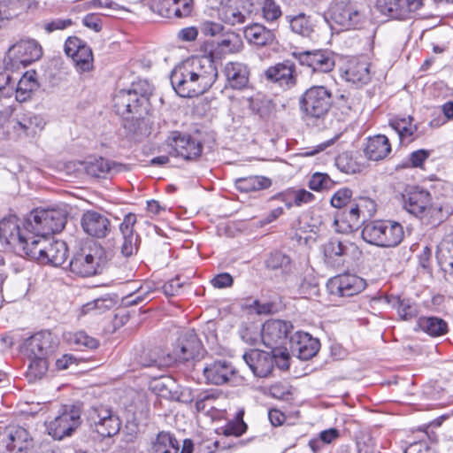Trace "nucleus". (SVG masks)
<instances>
[{"mask_svg":"<svg viewBox=\"0 0 453 453\" xmlns=\"http://www.w3.org/2000/svg\"><path fill=\"white\" fill-rule=\"evenodd\" d=\"M19 221L15 215H9L0 221V239L17 254L53 266H59L65 262L68 250L65 242L54 240L50 236H28L21 232Z\"/></svg>","mask_w":453,"mask_h":453,"instance_id":"nucleus-1","label":"nucleus"},{"mask_svg":"<svg viewBox=\"0 0 453 453\" xmlns=\"http://www.w3.org/2000/svg\"><path fill=\"white\" fill-rule=\"evenodd\" d=\"M218 68L214 53L193 57L177 65L171 73L173 88L181 97L205 93L216 81Z\"/></svg>","mask_w":453,"mask_h":453,"instance_id":"nucleus-2","label":"nucleus"},{"mask_svg":"<svg viewBox=\"0 0 453 453\" xmlns=\"http://www.w3.org/2000/svg\"><path fill=\"white\" fill-rule=\"evenodd\" d=\"M153 89L150 83L140 81L128 89L119 90L113 97L116 112L127 121L144 120L150 111V97Z\"/></svg>","mask_w":453,"mask_h":453,"instance_id":"nucleus-3","label":"nucleus"},{"mask_svg":"<svg viewBox=\"0 0 453 453\" xmlns=\"http://www.w3.org/2000/svg\"><path fill=\"white\" fill-rule=\"evenodd\" d=\"M66 224V212L60 209H36L24 223L25 234L50 236L62 231Z\"/></svg>","mask_w":453,"mask_h":453,"instance_id":"nucleus-4","label":"nucleus"},{"mask_svg":"<svg viewBox=\"0 0 453 453\" xmlns=\"http://www.w3.org/2000/svg\"><path fill=\"white\" fill-rule=\"evenodd\" d=\"M363 239L372 245L382 248H395L404 238L403 226L393 220H374L365 225Z\"/></svg>","mask_w":453,"mask_h":453,"instance_id":"nucleus-5","label":"nucleus"},{"mask_svg":"<svg viewBox=\"0 0 453 453\" xmlns=\"http://www.w3.org/2000/svg\"><path fill=\"white\" fill-rule=\"evenodd\" d=\"M333 104V95L325 86H312L299 99L300 110L314 119L323 118Z\"/></svg>","mask_w":453,"mask_h":453,"instance_id":"nucleus-6","label":"nucleus"},{"mask_svg":"<svg viewBox=\"0 0 453 453\" xmlns=\"http://www.w3.org/2000/svg\"><path fill=\"white\" fill-rule=\"evenodd\" d=\"M81 415L80 405H65L58 416L45 423L48 434L58 441L72 436L81 424Z\"/></svg>","mask_w":453,"mask_h":453,"instance_id":"nucleus-7","label":"nucleus"},{"mask_svg":"<svg viewBox=\"0 0 453 453\" xmlns=\"http://www.w3.org/2000/svg\"><path fill=\"white\" fill-rule=\"evenodd\" d=\"M104 249L96 243L88 248H83L76 253L69 263L72 273L81 277L93 276L100 272L105 264Z\"/></svg>","mask_w":453,"mask_h":453,"instance_id":"nucleus-8","label":"nucleus"},{"mask_svg":"<svg viewBox=\"0 0 453 453\" xmlns=\"http://www.w3.org/2000/svg\"><path fill=\"white\" fill-rule=\"evenodd\" d=\"M87 420L89 427L102 437H111L117 434L121 421L111 408L104 405L93 406L88 411Z\"/></svg>","mask_w":453,"mask_h":453,"instance_id":"nucleus-9","label":"nucleus"},{"mask_svg":"<svg viewBox=\"0 0 453 453\" xmlns=\"http://www.w3.org/2000/svg\"><path fill=\"white\" fill-rule=\"evenodd\" d=\"M258 0H221L219 16L221 21L229 26L244 24L253 19V7Z\"/></svg>","mask_w":453,"mask_h":453,"instance_id":"nucleus-10","label":"nucleus"},{"mask_svg":"<svg viewBox=\"0 0 453 453\" xmlns=\"http://www.w3.org/2000/svg\"><path fill=\"white\" fill-rule=\"evenodd\" d=\"M331 18L335 24L345 30L361 28L366 23L365 12L357 4L349 1L335 4Z\"/></svg>","mask_w":453,"mask_h":453,"instance_id":"nucleus-11","label":"nucleus"},{"mask_svg":"<svg viewBox=\"0 0 453 453\" xmlns=\"http://www.w3.org/2000/svg\"><path fill=\"white\" fill-rule=\"evenodd\" d=\"M42 55V47L36 41L21 40L9 49L6 63L12 67L18 64L27 66L38 60Z\"/></svg>","mask_w":453,"mask_h":453,"instance_id":"nucleus-12","label":"nucleus"},{"mask_svg":"<svg viewBox=\"0 0 453 453\" xmlns=\"http://www.w3.org/2000/svg\"><path fill=\"white\" fill-rule=\"evenodd\" d=\"M202 343L193 330L182 334L173 345L172 352H168L173 364L184 363L199 356Z\"/></svg>","mask_w":453,"mask_h":453,"instance_id":"nucleus-13","label":"nucleus"},{"mask_svg":"<svg viewBox=\"0 0 453 453\" xmlns=\"http://www.w3.org/2000/svg\"><path fill=\"white\" fill-rule=\"evenodd\" d=\"M293 328L289 321L270 319L262 326V343L269 349L281 347Z\"/></svg>","mask_w":453,"mask_h":453,"instance_id":"nucleus-14","label":"nucleus"},{"mask_svg":"<svg viewBox=\"0 0 453 453\" xmlns=\"http://www.w3.org/2000/svg\"><path fill=\"white\" fill-rule=\"evenodd\" d=\"M293 56L301 65L311 68L313 73H329L335 65L333 53L327 50H306L295 52Z\"/></svg>","mask_w":453,"mask_h":453,"instance_id":"nucleus-15","label":"nucleus"},{"mask_svg":"<svg viewBox=\"0 0 453 453\" xmlns=\"http://www.w3.org/2000/svg\"><path fill=\"white\" fill-rule=\"evenodd\" d=\"M264 77L267 82L276 84L283 89L292 88L297 81L296 65L290 60H284L269 66L264 72Z\"/></svg>","mask_w":453,"mask_h":453,"instance_id":"nucleus-16","label":"nucleus"},{"mask_svg":"<svg viewBox=\"0 0 453 453\" xmlns=\"http://www.w3.org/2000/svg\"><path fill=\"white\" fill-rule=\"evenodd\" d=\"M365 286L364 279L350 273L334 276L327 282L330 293L339 296H352L364 290Z\"/></svg>","mask_w":453,"mask_h":453,"instance_id":"nucleus-17","label":"nucleus"},{"mask_svg":"<svg viewBox=\"0 0 453 453\" xmlns=\"http://www.w3.org/2000/svg\"><path fill=\"white\" fill-rule=\"evenodd\" d=\"M2 436L8 453H27L32 446V438L22 426H9L3 430Z\"/></svg>","mask_w":453,"mask_h":453,"instance_id":"nucleus-18","label":"nucleus"},{"mask_svg":"<svg viewBox=\"0 0 453 453\" xmlns=\"http://www.w3.org/2000/svg\"><path fill=\"white\" fill-rule=\"evenodd\" d=\"M423 6V0H377L379 10L392 19H405Z\"/></svg>","mask_w":453,"mask_h":453,"instance_id":"nucleus-19","label":"nucleus"},{"mask_svg":"<svg viewBox=\"0 0 453 453\" xmlns=\"http://www.w3.org/2000/svg\"><path fill=\"white\" fill-rule=\"evenodd\" d=\"M56 347L52 334L50 332H41L25 341L22 351L27 357H50Z\"/></svg>","mask_w":453,"mask_h":453,"instance_id":"nucleus-20","label":"nucleus"},{"mask_svg":"<svg viewBox=\"0 0 453 453\" xmlns=\"http://www.w3.org/2000/svg\"><path fill=\"white\" fill-rule=\"evenodd\" d=\"M81 225L88 235L96 238H104L111 229L108 217L96 211H85L81 216Z\"/></svg>","mask_w":453,"mask_h":453,"instance_id":"nucleus-21","label":"nucleus"},{"mask_svg":"<svg viewBox=\"0 0 453 453\" xmlns=\"http://www.w3.org/2000/svg\"><path fill=\"white\" fill-rule=\"evenodd\" d=\"M291 350L302 360L315 357L320 349V342L310 334L297 331L289 338Z\"/></svg>","mask_w":453,"mask_h":453,"instance_id":"nucleus-22","label":"nucleus"},{"mask_svg":"<svg viewBox=\"0 0 453 453\" xmlns=\"http://www.w3.org/2000/svg\"><path fill=\"white\" fill-rule=\"evenodd\" d=\"M135 223V214L128 213L125 216L123 221L119 225V231L122 235L120 251L126 257H132L136 254L140 246V237L134 230Z\"/></svg>","mask_w":453,"mask_h":453,"instance_id":"nucleus-23","label":"nucleus"},{"mask_svg":"<svg viewBox=\"0 0 453 453\" xmlns=\"http://www.w3.org/2000/svg\"><path fill=\"white\" fill-rule=\"evenodd\" d=\"M357 247L351 242H342L332 238L323 245V253L326 263L336 267L344 263V257L350 252L357 251Z\"/></svg>","mask_w":453,"mask_h":453,"instance_id":"nucleus-24","label":"nucleus"},{"mask_svg":"<svg viewBox=\"0 0 453 453\" xmlns=\"http://www.w3.org/2000/svg\"><path fill=\"white\" fill-rule=\"evenodd\" d=\"M207 382L213 385H223L230 382L236 374V369L225 359L215 360L203 368Z\"/></svg>","mask_w":453,"mask_h":453,"instance_id":"nucleus-25","label":"nucleus"},{"mask_svg":"<svg viewBox=\"0 0 453 453\" xmlns=\"http://www.w3.org/2000/svg\"><path fill=\"white\" fill-rule=\"evenodd\" d=\"M243 359L257 377H266L273 372V357L271 355V350L251 349L244 353Z\"/></svg>","mask_w":453,"mask_h":453,"instance_id":"nucleus-26","label":"nucleus"},{"mask_svg":"<svg viewBox=\"0 0 453 453\" xmlns=\"http://www.w3.org/2000/svg\"><path fill=\"white\" fill-rule=\"evenodd\" d=\"M227 85L234 89H243L250 81V68L242 62H227L223 68Z\"/></svg>","mask_w":453,"mask_h":453,"instance_id":"nucleus-27","label":"nucleus"},{"mask_svg":"<svg viewBox=\"0 0 453 453\" xmlns=\"http://www.w3.org/2000/svg\"><path fill=\"white\" fill-rule=\"evenodd\" d=\"M404 208L418 218H423L426 208L431 201L430 194L418 188H411L406 196H403Z\"/></svg>","mask_w":453,"mask_h":453,"instance_id":"nucleus-28","label":"nucleus"},{"mask_svg":"<svg viewBox=\"0 0 453 453\" xmlns=\"http://www.w3.org/2000/svg\"><path fill=\"white\" fill-rule=\"evenodd\" d=\"M343 78L348 82L357 86L366 84L371 80L369 63L366 61L351 60L344 71Z\"/></svg>","mask_w":453,"mask_h":453,"instance_id":"nucleus-29","label":"nucleus"},{"mask_svg":"<svg viewBox=\"0 0 453 453\" xmlns=\"http://www.w3.org/2000/svg\"><path fill=\"white\" fill-rule=\"evenodd\" d=\"M385 299L392 308L397 311L402 320L408 321L418 315V305L410 299L393 295L386 296Z\"/></svg>","mask_w":453,"mask_h":453,"instance_id":"nucleus-30","label":"nucleus"},{"mask_svg":"<svg viewBox=\"0 0 453 453\" xmlns=\"http://www.w3.org/2000/svg\"><path fill=\"white\" fill-rule=\"evenodd\" d=\"M244 37L251 44L265 46L273 42L274 34L263 25L253 23L245 27Z\"/></svg>","mask_w":453,"mask_h":453,"instance_id":"nucleus-31","label":"nucleus"},{"mask_svg":"<svg viewBox=\"0 0 453 453\" xmlns=\"http://www.w3.org/2000/svg\"><path fill=\"white\" fill-rule=\"evenodd\" d=\"M168 155L186 161L196 160L201 156L202 143H165Z\"/></svg>","mask_w":453,"mask_h":453,"instance_id":"nucleus-32","label":"nucleus"},{"mask_svg":"<svg viewBox=\"0 0 453 453\" xmlns=\"http://www.w3.org/2000/svg\"><path fill=\"white\" fill-rule=\"evenodd\" d=\"M288 19L291 30L303 37H311L314 33L315 25L310 16L304 13H299L292 16L288 15L286 17Z\"/></svg>","mask_w":453,"mask_h":453,"instance_id":"nucleus-33","label":"nucleus"},{"mask_svg":"<svg viewBox=\"0 0 453 453\" xmlns=\"http://www.w3.org/2000/svg\"><path fill=\"white\" fill-rule=\"evenodd\" d=\"M411 116L404 118H395L390 121L391 127L398 134L399 139H418V127L413 123Z\"/></svg>","mask_w":453,"mask_h":453,"instance_id":"nucleus-34","label":"nucleus"},{"mask_svg":"<svg viewBox=\"0 0 453 453\" xmlns=\"http://www.w3.org/2000/svg\"><path fill=\"white\" fill-rule=\"evenodd\" d=\"M30 0H0V28L29 5Z\"/></svg>","mask_w":453,"mask_h":453,"instance_id":"nucleus-35","label":"nucleus"},{"mask_svg":"<svg viewBox=\"0 0 453 453\" xmlns=\"http://www.w3.org/2000/svg\"><path fill=\"white\" fill-rule=\"evenodd\" d=\"M417 326L434 337L441 336L448 330L447 323L437 317H421L417 321Z\"/></svg>","mask_w":453,"mask_h":453,"instance_id":"nucleus-36","label":"nucleus"},{"mask_svg":"<svg viewBox=\"0 0 453 453\" xmlns=\"http://www.w3.org/2000/svg\"><path fill=\"white\" fill-rule=\"evenodd\" d=\"M272 180L264 176H250L238 179L235 186L238 190L244 193L258 191L270 188Z\"/></svg>","mask_w":453,"mask_h":453,"instance_id":"nucleus-37","label":"nucleus"},{"mask_svg":"<svg viewBox=\"0 0 453 453\" xmlns=\"http://www.w3.org/2000/svg\"><path fill=\"white\" fill-rule=\"evenodd\" d=\"M65 340L75 346L78 350L96 349L99 346V341L91 337L83 331L74 334L68 333L65 335Z\"/></svg>","mask_w":453,"mask_h":453,"instance_id":"nucleus-38","label":"nucleus"},{"mask_svg":"<svg viewBox=\"0 0 453 453\" xmlns=\"http://www.w3.org/2000/svg\"><path fill=\"white\" fill-rule=\"evenodd\" d=\"M37 81L33 73L27 72L14 86V93L19 102H25L30 96V93L37 88Z\"/></svg>","mask_w":453,"mask_h":453,"instance_id":"nucleus-39","label":"nucleus"},{"mask_svg":"<svg viewBox=\"0 0 453 453\" xmlns=\"http://www.w3.org/2000/svg\"><path fill=\"white\" fill-rule=\"evenodd\" d=\"M154 453H178L179 443L170 433L160 432L153 443Z\"/></svg>","mask_w":453,"mask_h":453,"instance_id":"nucleus-40","label":"nucleus"},{"mask_svg":"<svg viewBox=\"0 0 453 453\" xmlns=\"http://www.w3.org/2000/svg\"><path fill=\"white\" fill-rule=\"evenodd\" d=\"M116 303L117 302L114 298L110 295H106L84 304L81 308V312L83 314L90 312L101 314L113 308Z\"/></svg>","mask_w":453,"mask_h":453,"instance_id":"nucleus-41","label":"nucleus"},{"mask_svg":"<svg viewBox=\"0 0 453 453\" xmlns=\"http://www.w3.org/2000/svg\"><path fill=\"white\" fill-rule=\"evenodd\" d=\"M254 16L261 10L262 15L267 21H273L281 15L280 7L274 0H258V4L253 7Z\"/></svg>","mask_w":453,"mask_h":453,"instance_id":"nucleus-42","label":"nucleus"},{"mask_svg":"<svg viewBox=\"0 0 453 453\" xmlns=\"http://www.w3.org/2000/svg\"><path fill=\"white\" fill-rule=\"evenodd\" d=\"M122 168V165L115 162H110L104 158L96 159L94 162H89L87 166V171L89 174L100 177L101 174L106 173H118Z\"/></svg>","mask_w":453,"mask_h":453,"instance_id":"nucleus-43","label":"nucleus"},{"mask_svg":"<svg viewBox=\"0 0 453 453\" xmlns=\"http://www.w3.org/2000/svg\"><path fill=\"white\" fill-rule=\"evenodd\" d=\"M241 339L250 344L256 345L262 342V327L255 323H243L239 329Z\"/></svg>","mask_w":453,"mask_h":453,"instance_id":"nucleus-44","label":"nucleus"},{"mask_svg":"<svg viewBox=\"0 0 453 453\" xmlns=\"http://www.w3.org/2000/svg\"><path fill=\"white\" fill-rule=\"evenodd\" d=\"M218 47L226 53H237L242 50L243 42L238 34L230 32L218 42Z\"/></svg>","mask_w":453,"mask_h":453,"instance_id":"nucleus-45","label":"nucleus"},{"mask_svg":"<svg viewBox=\"0 0 453 453\" xmlns=\"http://www.w3.org/2000/svg\"><path fill=\"white\" fill-rule=\"evenodd\" d=\"M150 360L149 363H145V367H157L165 368L173 365V359L170 357V354L164 351L160 348H155L150 349Z\"/></svg>","mask_w":453,"mask_h":453,"instance_id":"nucleus-46","label":"nucleus"},{"mask_svg":"<svg viewBox=\"0 0 453 453\" xmlns=\"http://www.w3.org/2000/svg\"><path fill=\"white\" fill-rule=\"evenodd\" d=\"M18 126L27 136H34L37 130L43 128L44 121L40 116L28 114L18 122Z\"/></svg>","mask_w":453,"mask_h":453,"instance_id":"nucleus-47","label":"nucleus"},{"mask_svg":"<svg viewBox=\"0 0 453 453\" xmlns=\"http://www.w3.org/2000/svg\"><path fill=\"white\" fill-rule=\"evenodd\" d=\"M175 388V381L168 377L157 380L153 385V390H155L159 396L169 400H174V398L177 397V390Z\"/></svg>","mask_w":453,"mask_h":453,"instance_id":"nucleus-48","label":"nucleus"},{"mask_svg":"<svg viewBox=\"0 0 453 453\" xmlns=\"http://www.w3.org/2000/svg\"><path fill=\"white\" fill-rule=\"evenodd\" d=\"M391 143H366L364 153L370 160H380L391 151Z\"/></svg>","mask_w":453,"mask_h":453,"instance_id":"nucleus-49","label":"nucleus"},{"mask_svg":"<svg viewBox=\"0 0 453 453\" xmlns=\"http://www.w3.org/2000/svg\"><path fill=\"white\" fill-rule=\"evenodd\" d=\"M73 60L81 72L89 71L92 67L93 61L91 49L85 43L73 56Z\"/></svg>","mask_w":453,"mask_h":453,"instance_id":"nucleus-50","label":"nucleus"},{"mask_svg":"<svg viewBox=\"0 0 453 453\" xmlns=\"http://www.w3.org/2000/svg\"><path fill=\"white\" fill-rule=\"evenodd\" d=\"M444 217L445 214L443 213L441 205L434 204L430 202L427 208H426V214L420 219L427 225L437 226L442 222Z\"/></svg>","mask_w":453,"mask_h":453,"instance_id":"nucleus-51","label":"nucleus"},{"mask_svg":"<svg viewBox=\"0 0 453 453\" xmlns=\"http://www.w3.org/2000/svg\"><path fill=\"white\" fill-rule=\"evenodd\" d=\"M334 182L326 173H315L309 180V188L314 191H322L330 189L334 187Z\"/></svg>","mask_w":453,"mask_h":453,"instance_id":"nucleus-52","label":"nucleus"},{"mask_svg":"<svg viewBox=\"0 0 453 453\" xmlns=\"http://www.w3.org/2000/svg\"><path fill=\"white\" fill-rule=\"evenodd\" d=\"M50 357H28V369L35 378H41L48 370Z\"/></svg>","mask_w":453,"mask_h":453,"instance_id":"nucleus-53","label":"nucleus"},{"mask_svg":"<svg viewBox=\"0 0 453 453\" xmlns=\"http://www.w3.org/2000/svg\"><path fill=\"white\" fill-rule=\"evenodd\" d=\"M289 265V257L280 251L271 253L270 257L266 260L267 268L272 270L282 269L286 271L288 270Z\"/></svg>","mask_w":453,"mask_h":453,"instance_id":"nucleus-54","label":"nucleus"},{"mask_svg":"<svg viewBox=\"0 0 453 453\" xmlns=\"http://www.w3.org/2000/svg\"><path fill=\"white\" fill-rule=\"evenodd\" d=\"M247 425L239 415L234 420L229 421L223 428V434L226 436H241L247 430Z\"/></svg>","mask_w":453,"mask_h":453,"instance_id":"nucleus-55","label":"nucleus"},{"mask_svg":"<svg viewBox=\"0 0 453 453\" xmlns=\"http://www.w3.org/2000/svg\"><path fill=\"white\" fill-rule=\"evenodd\" d=\"M343 214L350 229L357 228L360 222H363L362 213L357 203H350L349 205L346 206Z\"/></svg>","mask_w":453,"mask_h":453,"instance_id":"nucleus-56","label":"nucleus"},{"mask_svg":"<svg viewBox=\"0 0 453 453\" xmlns=\"http://www.w3.org/2000/svg\"><path fill=\"white\" fill-rule=\"evenodd\" d=\"M271 355L273 357V365H275L281 370H287L289 367V353L284 346L271 349Z\"/></svg>","mask_w":453,"mask_h":453,"instance_id":"nucleus-57","label":"nucleus"},{"mask_svg":"<svg viewBox=\"0 0 453 453\" xmlns=\"http://www.w3.org/2000/svg\"><path fill=\"white\" fill-rule=\"evenodd\" d=\"M352 196V191L349 188H342L338 190L331 198V204L335 208L348 206Z\"/></svg>","mask_w":453,"mask_h":453,"instance_id":"nucleus-58","label":"nucleus"},{"mask_svg":"<svg viewBox=\"0 0 453 453\" xmlns=\"http://www.w3.org/2000/svg\"><path fill=\"white\" fill-rule=\"evenodd\" d=\"M14 93V82L10 74L0 71V96L10 97Z\"/></svg>","mask_w":453,"mask_h":453,"instance_id":"nucleus-59","label":"nucleus"},{"mask_svg":"<svg viewBox=\"0 0 453 453\" xmlns=\"http://www.w3.org/2000/svg\"><path fill=\"white\" fill-rule=\"evenodd\" d=\"M72 25L70 19H55L45 21L42 25L47 33H52L57 30H64Z\"/></svg>","mask_w":453,"mask_h":453,"instance_id":"nucleus-60","label":"nucleus"},{"mask_svg":"<svg viewBox=\"0 0 453 453\" xmlns=\"http://www.w3.org/2000/svg\"><path fill=\"white\" fill-rule=\"evenodd\" d=\"M199 30L204 36H216L223 30V26L220 23L214 21H203L199 26Z\"/></svg>","mask_w":453,"mask_h":453,"instance_id":"nucleus-61","label":"nucleus"},{"mask_svg":"<svg viewBox=\"0 0 453 453\" xmlns=\"http://www.w3.org/2000/svg\"><path fill=\"white\" fill-rule=\"evenodd\" d=\"M359 209L362 213V221H365L367 218H370L376 211V204L370 198H360L357 202Z\"/></svg>","mask_w":453,"mask_h":453,"instance_id":"nucleus-62","label":"nucleus"},{"mask_svg":"<svg viewBox=\"0 0 453 453\" xmlns=\"http://www.w3.org/2000/svg\"><path fill=\"white\" fill-rule=\"evenodd\" d=\"M84 44L85 42L78 37H69L65 43V52L73 58Z\"/></svg>","mask_w":453,"mask_h":453,"instance_id":"nucleus-63","label":"nucleus"},{"mask_svg":"<svg viewBox=\"0 0 453 453\" xmlns=\"http://www.w3.org/2000/svg\"><path fill=\"white\" fill-rule=\"evenodd\" d=\"M182 286H183V282L180 281V277H176L164 284L163 291H164L165 295H166L168 296H173L178 295L180 293Z\"/></svg>","mask_w":453,"mask_h":453,"instance_id":"nucleus-64","label":"nucleus"}]
</instances>
